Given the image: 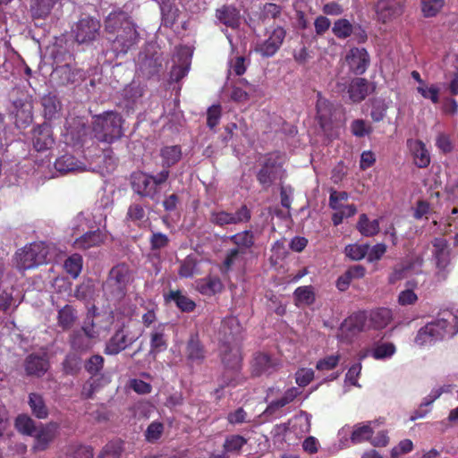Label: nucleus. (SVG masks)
Instances as JSON below:
<instances>
[{
  "instance_id": "obj_29",
  "label": "nucleus",
  "mask_w": 458,
  "mask_h": 458,
  "mask_svg": "<svg viewBox=\"0 0 458 458\" xmlns=\"http://www.w3.org/2000/svg\"><path fill=\"white\" fill-rule=\"evenodd\" d=\"M369 93V82L365 78H354L348 87L350 99L354 103H360L366 98Z\"/></svg>"
},
{
  "instance_id": "obj_22",
  "label": "nucleus",
  "mask_w": 458,
  "mask_h": 458,
  "mask_svg": "<svg viewBox=\"0 0 458 458\" xmlns=\"http://www.w3.org/2000/svg\"><path fill=\"white\" fill-rule=\"evenodd\" d=\"M221 360L225 369H233L242 370V356L237 347L230 345H221Z\"/></svg>"
},
{
  "instance_id": "obj_50",
  "label": "nucleus",
  "mask_w": 458,
  "mask_h": 458,
  "mask_svg": "<svg viewBox=\"0 0 458 458\" xmlns=\"http://www.w3.org/2000/svg\"><path fill=\"white\" fill-rule=\"evenodd\" d=\"M395 351L393 343H378L371 349V356L375 360H385L392 357Z\"/></svg>"
},
{
  "instance_id": "obj_53",
  "label": "nucleus",
  "mask_w": 458,
  "mask_h": 458,
  "mask_svg": "<svg viewBox=\"0 0 458 458\" xmlns=\"http://www.w3.org/2000/svg\"><path fill=\"white\" fill-rule=\"evenodd\" d=\"M441 394L442 391L440 389L433 390L427 397L424 398L420 408L411 415V420H415L417 419L423 418L428 412V410L425 409V407L431 405L441 395Z\"/></svg>"
},
{
  "instance_id": "obj_34",
  "label": "nucleus",
  "mask_w": 458,
  "mask_h": 458,
  "mask_svg": "<svg viewBox=\"0 0 458 458\" xmlns=\"http://www.w3.org/2000/svg\"><path fill=\"white\" fill-rule=\"evenodd\" d=\"M28 404L30 408L32 415L37 419L45 420L49 415L48 407L41 394L30 393L28 396Z\"/></svg>"
},
{
  "instance_id": "obj_63",
  "label": "nucleus",
  "mask_w": 458,
  "mask_h": 458,
  "mask_svg": "<svg viewBox=\"0 0 458 458\" xmlns=\"http://www.w3.org/2000/svg\"><path fill=\"white\" fill-rule=\"evenodd\" d=\"M170 240L168 236L160 232H153L149 237L151 250H159L168 246Z\"/></svg>"
},
{
  "instance_id": "obj_18",
  "label": "nucleus",
  "mask_w": 458,
  "mask_h": 458,
  "mask_svg": "<svg viewBox=\"0 0 458 458\" xmlns=\"http://www.w3.org/2000/svg\"><path fill=\"white\" fill-rule=\"evenodd\" d=\"M277 163L276 159L272 154L266 156L265 161L261 168L257 174V180L267 190L268 189L276 179Z\"/></svg>"
},
{
  "instance_id": "obj_39",
  "label": "nucleus",
  "mask_w": 458,
  "mask_h": 458,
  "mask_svg": "<svg viewBox=\"0 0 458 458\" xmlns=\"http://www.w3.org/2000/svg\"><path fill=\"white\" fill-rule=\"evenodd\" d=\"M162 166L170 168L182 158V148L179 145L165 146L161 148Z\"/></svg>"
},
{
  "instance_id": "obj_64",
  "label": "nucleus",
  "mask_w": 458,
  "mask_h": 458,
  "mask_svg": "<svg viewBox=\"0 0 458 458\" xmlns=\"http://www.w3.org/2000/svg\"><path fill=\"white\" fill-rule=\"evenodd\" d=\"M282 13V7L274 3H266L261 8L260 20L276 19Z\"/></svg>"
},
{
  "instance_id": "obj_10",
  "label": "nucleus",
  "mask_w": 458,
  "mask_h": 458,
  "mask_svg": "<svg viewBox=\"0 0 458 458\" xmlns=\"http://www.w3.org/2000/svg\"><path fill=\"white\" fill-rule=\"evenodd\" d=\"M406 0H378L376 13L378 21L386 23L401 16L405 9Z\"/></svg>"
},
{
  "instance_id": "obj_51",
  "label": "nucleus",
  "mask_w": 458,
  "mask_h": 458,
  "mask_svg": "<svg viewBox=\"0 0 458 458\" xmlns=\"http://www.w3.org/2000/svg\"><path fill=\"white\" fill-rule=\"evenodd\" d=\"M391 310L386 308L377 309L370 314V320L377 328L386 327L391 321Z\"/></svg>"
},
{
  "instance_id": "obj_14",
  "label": "nucleus",
  "mask_w": 458,
  "mask_h": 458,
  "mask_svg": "<svg viewBox=\"0 0 458 458\" xmlns=\"http://www.w3.org/2000/svg\"><path fill=\"white\" fill-rule=\"evenodd\" d=\"M350 70L356 75H362L368 69L370 58L365 48L352 47L345 56Z\"/></svg>"
},
{
  "instance_id": "obj_62",
  "label": "nucleus",
  "mask_w": 458,
  "mask_h": 458,
  "mask_svg": "<svg viewBox=\"0 0 458 458\" xmlns=\"http://www.w3.org/2000/svg\"><path fill=\"white\" fill-rule=\"evenodd\" d=\"M104 358L99 354L92 355L86 362H85V369L91 376H96L104 368Z\"/></svg>"
},
{
  "instance_id": "obj_42",
  "label": "nucleus",
  "mask_w": 458,
  "mask_h": 458,
  "mask_svg": "<svg viewBox=\"0 0 458 458\" xmlns=\"http://www.w3.org/2000/svg\"><path fill=\"white\" fill-rule=\"evenodd\" d=\"M52 77L57 80L60 85H67L75 81V73L68 64L56 66L52 72Z\"/></svg>"
},
{
  "instance_id": "obj_38",
  "label": "nucleus",
  "mask_w": 458,
  "mask_h": 458,
  "mask_svg": "<svg viewBox=\"0 0 458 458\" xmlns=\"http://www.w3.org/2000/svg\"><path fill=\"white\" fill-rule=\"evenodd\" d=\"M77 319L76 310L69 304H66L58 310L57 325L63 330H69L72 327Z\"/></svg>"
},
{
  "instance_id": "obj_32",
  "label": "nucleus",
  "mask_w": 458,
  "mask_h": 458,
  "mask_svg": "<svg viewBox=\"0 0 458 458\" xmlns=\"http://www.w3.org/2000/svg\"><path fill=\"white\" fill-rule=\"evenodd\" d=\"M205 349L198 335H191L186 345V356L191 362L201 363L205 359Z\"/></svg>"
},
{
  "instance_id": "obj_7",
  "label": "nucleus",
  "mask_w": 458,
  "mask_h": 458,
  "mask_svg": "<svg viewBox=\"0 0 458 458\" xmlns=\"http://www.w3.org/2000/svg\"><path fill=\"white\" fill-rule=\"evenodd\" d=\"M448 327L449 322L445 318H438L428 323L418 331L415 342L419 345H425L442 340L447 333Z\"/></svg>"
},
{
  "instance_id": "obj_11",
  "label": "nucleus",
  "mask_w": 458,
  "mask_h": 458,
  "mask_svg": "<svg viewBox=\"0 0 458 458\" xmlns=\"http://www.w3.org/2000/svg\"><path fill=\"white\" fill-rule=\"evenodd\" d=\"M242 327L236 317L230 316L225 318L219 328V342L221 345H232L236 343L241 336Z\"/></svg>"
},
{
  "instance_id": "obj_5",
  "label": "nucleus",
  "mask_w": 458,
  "mask_h": 458,
  "mask_svg": "<svg viewBox=\"0 0 458 458\" xmlns=\"http://www.w3.org/2000/svg\"><path fill=\"white\" fill-rule=\"evenodd\" d=\"M100 21L90 15L81 16L72 27V35L78 44H90L100 35Z\"/></svg>"
},
{
  "instance_id": "obj_30",
  "label": "nucleus",
  "mask_w": 458,
  "mask_h": 458,
  "mask_svg": "<svg viewBox=\"0 0 458 458\" xmlns=\"http://www.w3.org/2000/svg\"><path fill=\"white\" fill-rule=\"evenodd\" d=\"M376 421H366L363 423H357L352 427V431L350 437L351 442L353 445L361 444L369 441L374 434L372 424Z\"/></svg>"
},
{
  "instance_id": "obj_27",
  "label": "nucleus",
  "mask_w": 458,
  "mask_h": 458,
  "mask_svg": "<svg viewBox=\"0 0 458 458\" xmlns=\"http://www.w3.org/2000/svg\"><path fill=\"white\" fill-rule=\"evenodd\" d=\"M166 324L160 323L155 326L150 333V352L158 353L166 350L167 335H165Z\"/></svg>"
},
{
  "instance_id": "obj_1",
  "label": "nucleus",
  "mask_w": 458,
  "mask_h": 458,
  "mask_svg": "<svg viewBox=\"0 0 458 458\" xmlns=\"http://www.w3.org/2000/svg\"><path fill=\"white\" fill-rule=\"evenodd\" d=\"M105 31L111 43V50L116 57L126 55L140 40L136 25L128 13L118 9L112 11L104 20Z\"/></svg>"
},
{
  "instance_id": "obj_26",
  "label": "nucleus",
  "mask_w": 458,
  "mask_h": 458,
  "mask_svg": "<svg viewBox=\"0 0 458 458\" xmlns=\"http://www.w3.org/2000/svg\"><path fill=\"white\" fill-rule=\"evenodd\" d=\"M229 241L235 246V249L245 255L249 250L255 245V234L251 230H243L229 237Z\"/></svg>"
},
{
  "instance_id": "obj_49",
  "label": "nucleus",
  "mask_w": 458,
  "mask_h": 458,
  "mask_svg": "<svg viewBox=\"0 0 458 458\" xmlns=\"http://www.w3.org/2000/svg\"><path fill=\"white\" fill-rule=\"evenodd\" d=\"M70 344L72 349L80 352H86L92 346V342L82 331H74L70 337Z\"/></svg>"
},
{
  "instance_id": "obj_25",
  "label": "nucleus",
  "mask_w": 458,
  "mask_h": 458,
  "mask_svg": "<svg viewBox=\"0 0 458 458\" xmlns=\"http://www.w3.org/2000/svg\"><path fill=\"white\" fill-rule=\"evenodd\" d=\"M198 292L208 297L221 293L224 284L217 276H207L197 282Z\"/></svg>"
},
{
  "instance_id": "obj_19",
  "label": "nucleus",
  "mask_w": 458,
  "mask_h": 458,
  "mask_svg": "<svg viewBox=\"0 0 458 458\" xmlns=\"http://www.w3.org/2000/svg\"><path fill=\"white\" fill-rule=\"evenodd\" d=\"M216 18L225 26L236 30L241 25V13L234 5L224 4L216 10Z\"/></svg>"
},
{
  "instance_id": "obj_13",
  "label": "nucleus",
  "mask_w": 458,
  "mask_h": 458,
  "mask_svg": "<svg viewBox=\"0 0 458 458\" xmlns=\"http://www.w3.org/2000/svg\"><path fill=\"white\" fill-rule=\"evenodd\" d=\"M33 148L40 152L50 149L55 144L53 130L49 123H43L32 130Z\"/></svg>"
},
{
  "instance_id": "obj_46",
  "label": "nucleus",
  "mask_w": 458,
  "mask_h": 458,
  "mask_svg": "<svg viewBox=\"0 0 458 458\" xmlns=\"http://www.w3.org/2000/svg\"><path fill=\"white\" fill-rule=\"evenodd\" d=\"M146 218V212L142 205L139 203H131L126 213V220L133 223L137 226H140Z\"/></svg>"
},
{
  "instance_id": "obj_44",
  "label": "nucleus",
  "mask_w": 458,
  "mask_h": 458,
  "mask_svg": "<svg viewBox=\"0 0 458 458\" xmlns=\"http://www.w3.org/2000/svg\"><path fill=\"white\" fill-rule=\"evenodd\" d=\"M65 375L76 376L81 369V358L76 353H68L62 362Z\"/></svg>"
},
{
  "instance_id": "obj_17",
  "label": "nucleus",
  "mask_w": 458,
  "mask_h": 458,
  "mask_svg": "<svg viewBox=\"0 0 458 458\" xmlns=\"http://www.w3.org/2000/svg\"><path fill=\"white\" fill-rule=\"evenodd\" d=\"M431 243L433 247L432 256L436 266L439 270H445L451 261V249L448 242L443 237H436Z\"/></svg>"
},
{
  "instance_id": "obj_4",
  "label": "nucleus",
  "mask_w": 458,
  "mask_h": 458,
  "mask_svg": "<svg viewBox=\"0 0 458 458\" xmlns=\"http://www.w3.org/2000/svg\"><path fill=\"white\" fill-rule=\"evenodd\" d=\"M48 250L43 242H33L15 253L16 267L28 270L47 263Z\"/></svg>"
},
{
  "instance_id": "obj_31",
  "label": "nucleus",
  "mask_w": 458,
  "mask_h": 458,
  "mask_svg": "<svg viewBox=\"0 0 458 458\" xmlns=\"http://www.w3.org/2000/svg\"><path fill=\"white\" fill-rule=\"evenodd\" d=\"M366 314L364 312H356L349 316L344 320L340 327V330L355 335L361 332L366 325Z\"/></svg>"
},
{
  "instance_id": "obj_2",
  "label": "nucleus",
  "mask_w": 458,
  "mask_h": 458,
  "mask_svg": "<svg viewBox=\"0 0 458 458\" xmlns=\"http://www.w3.org/2000/svg\"><path fill=\"white\" fill-rule=\"evenodd\" d=\"M124 119L117 111H106L93 116L92 131L95 139L103 143L112 144L123 134Z\"/></svg>"
},
{
  "instance_id": "obj_59",
  "label": "nucleus",
  "mask_w": 458,
  "mask_h": 458,
  "mask_svg": "<svg viewBox=\"0 0 458 458\" xmlns=\"http://www.w3.org/2000/svg\"><path fill=\"white\" fill-rule=\"evenodd\" d=\"M239 249L232 248L227 250L225 258L220 267V271L223 275H227L233 268L239 257L242 256V252Z\"/></svg>"
},
{
  "instance_id": "obj_47",
  "label": "nucleus",
  "mask_w": 458,
  "mask_h": 458,
  "mask_svg": "<svg viewBox=\"0 0 458 458\" xmlns=\"http://www.w3.org/2000/svg\"><path fill=\"white\" fill-rule=\"evenodd\" d=\"M82 265L83 259L81 255L74 253L65 260L64 269L72 278H77L81 272Z\"/></svg>"
},
{
  "instance_id": "obj_35",
  "label": "nucleus",
  "mask_w": 458,
  "mask_h": 458,
  "mask_svg": "<svg viewBox=\"0 0 458 458\" xmlns=\"http://www.w3.org/2000/svg\"><path fill=\"white\" fill-rule=\"evenodd\" d=\"M44 117L52 120L57 117L62 109V104L55 94L48 93L41 98Z\"/></svg>"
},
{
  "instance_id": "obj_56",
  "label": "nucleus",
  "mask_w": 458,
  "mask_h": 458,
  "mask_svg": "<svg viewBox=\"0 0 458 458\" xmlns=\"http://www.w3.org/2000/svg\"><path fill=\"white\" fill-rule=\"evenodd\" d=\"M417 91L422 96L423 98L429 99L433 104L439 103L440 89L437 85H428L426 82L422 86H418Z\"/></svg>"
},
{
  "instance_id": "obj_36",
  "label": "nucleus",
  "mask_w": 458,
  "mask_h": 458,
  "mask_svg": "<svg viewBox=\"0 0 458 458\" xmlns=\"http://www.w3.org/2000/svg\"><path fill=\"white\" fill-rule=\"evenodd\" d=\"M158 4L162 15V24L167 28L173 27L179 17V9L171 0H158Z\"/></svg>"
},
{
  "instance_id": "obj_28",
  "label": "nucleus",
  "mask_w": 458,
  "mask_h": 458,
  "mask_svg": "<svg viewBox=\"0 0 458 458\" xmlns=\"http://www.w3.org/2000/svg\"><path fill=\"white\" fill-rule=\"evenodd\" d=\"M105 242V235L98 229L89 231L77 238L74 242V246L81 250H89L93 247H98Z\"/></svg>"
},
{
  "instance_id": "obj_6",
  "label": "nucleus",
  "mask_w": 458,
  "mask_h": 458,
  "mask_svg": "<svg viewBox=\"0 0 458 458\" xmlns=\"http://www.w3.org/2000/svg\"><path fill=\"white\" fill-rule=\"evenodd\" d=\"M251 211L246 205H242L234 213L225 210L212 211L209 216V222L219 227H225L231 225H238L250 222Z\"/></svg>"
},
{
  "instance_id": "obj_61",
  "label": "nucleus",
  "mask_w": 458,
  "mask_h": 458,
  "mask_svg": "<svg viewBox=\"0 0 458 458\" xmlns=\"http://www.w3.org/2000/svg\"><path fill=\"white\" fill-rule=\"evenodd\" d=\"M350 128L352 133L358 138H362L364 136L369 135L373 131L372 126L370 124H368L363 119L353 120L351 123Z\"/></svg>"
},
{
  "instance_id": "obj_3",
  "label": "nucleus",
  "mask_w": 458,
  "mask_h": 458,
  "mask_svg": "<svg viewBox=\"0 0 458 458\" xmlns=\"http://www.w3.org/2000/svg\"><path fill=\"white\" fill-rule=\"evenodd\" d=\"M132 281V273L129 266L120 263L113 267L104 283V290L113 298L123 299L127 293L128 285Z\"/></svg>"
},
{
  "instance_id": "obj_20",
  "label": "nucleus",
  "mask_w": 458,
  "mask_h": 458,
  "mask_svg": "<svg viewBox=\"0 0 458 458\" xmlns=\"http://www.w3.org/2000/svg\"><path fill=\"white\" fill-rule=\"evenodd\" d=\"M165 302L173 301L182 312L190 313L196 309V302L184 294L181 290H170L164 293Z\"/></svg>"
},
{
  "instance_id": "obj_60",
  "label": "nucleus",
  "mask_w": 458,
  "mask_h": 458,
  "mask_svg": "<svg viewBox=\"0 0 458 458\" xmlns=\"http://www.w3.org/2000/svg\"><path fill=\"white\" fill-rule=\"evenodd\" d=\"M164 424L160 421H152L145 431V438L149 443L157 441L164 433Z\"/></svg>"
},
{
  "instance_id": "obj_57",
  "label": "nucleus",
  "mask_w": 458,
  "mask_h": 458,
  "mask_svg": "<svg viewBox=\"0 0 458 458\" xmlns=\"http://www.w3.org/2000/svg\"><path fill=\"white\" fill-rule=\"evenodd\" d=\"M94 291L95 288L92 281H84L76 286L73 296L80 301H88L92 298Z\"/></svg>"
},
{
  "instance_id": "obj_45",
  "label": "nucleus",
  "mask_w": 458,
  "mask_h": 458,
  "mask_svg": "<svg viewBox=\"0 0 458 458\" xmlns=\"http://www.w3.org/2000/svg\"><path fill=\"white\" fill-rule=\"evenodd\" d=\"M123 452V442L120 439L109 441L101 450L98 458H120Z\"/></svg>"
},
{
  "instance_id": "obj_41",
  "label": "nucleus",
  "mask_w": 458,
  "mask_h": 458,
  "mask_svg": "<svg viewBox=\"0 0 458 458\" xmlns=\"http://www.w3.org/2000/svg\"><path fill=\"white\" fill-rule=\"evenodd\" d=\"M55 167L58 172L66 174L81 170V164L75 157L65 154L55 160Z\"/></svg>"
},
{
  "instance_id": "obj_9",
  "label": "nucleus",
  "mask_w": 458,
  "mask_h": 458,
  "mask_svg": "<svg viewBox=\"0 0 458 458\" xmlns=\"http://www.w3.org/2000/svg\"><path fill=\"white\" fill-rule=\"evenodd\" d=\"M131 185L132 191L141 198L154 199L159 193L152 180V174L138 171L131 175Z\"/></svg>"
},
{
  "instance_id": "obj_40",
  "label": "nucleus",
  "mask_w": 458,
  "mask_h": 458,
  "mask_svg": "<svg viewBox=\"0 0 458 458\" xmlns=\"http://www.w3.org/2000/svg\"><path fill=\"white\" fill-rule=\"evenodd\" d=\"M357 229L363 236H374L379 233V221L378 219L369 221L366 214H361L357 223Z\"/></svg>"
},
{
  "instance_id": "obj_48",
  "label": "nucleus",
  "mask_w": 458,
  "mask_h": 458,
  "mask_svg": "<svg viewBox=\"0 0 458 458\" xmlns=\"http://www.w3.org/2000/svg\"><path fill=\"white\" fill-rule=\"evenodd\" d=\"M293 295L296 305H310L315 301V293L311 285L300 286L296 288Z\"/></svg>"
},
{
  "instance_id": "obj_12",
  "label": "nucleus",
  "mask_w": 458,
  "mask_h": 458,
  "mask_svg": "<svg viewBox=\"0 0 458 458\" xmlns=\"http://www.w3.org/2000/svg\"><path fill=\"white\" fill-rule=\"evenodd\" d=\"M138 338L139 336L137 335H130L124 331V327H121L106 342L104 353L106 355H116L135 343Z\"/></svg>"
},
{
  "instance_id": "obj_16",
  "label": "nucleus",
  "mask_w": 458,
  "mask_h": 458,
  "mask_svg": "<svg viewBox=\"0 0 458 458\" xmlns=\"http://www.w3.org/2000/svg\"><path fill=\"white\" fill-rule=\"evenodd\" d=\"M59 426L56 422H49L37 428L34 437V445L32 449L35 452L45 451L48 448L50 443L55 439Z\"/></svg>"
},
{
  "instance_id": "obj_52",
  "label": "nucleus",
  "mask_w": 458,
  "mask_h": 458,
  "mask_svg": "<svg viewBox=\"0 0 458 458\" xmlns=\"http://www.w3.org/2000/svg\"><path fill=\"white\" fill-rule=\"evenodd\" d=\"M421 13L424 17L431 18L442 10L445 5V0H420Z\"/></svg>"
},
{
  "instance_id": "obj_24",
  "label": "nucleus",
  "mask_w": 458,
  "mask_h": 458,
  "mask_svg": "<svg viewBox=\"0 0 458 458\" xmlns=\"http://www.w3.org/2000/svg\"><path fill=\"white\" fill-rule=\"evenodd\" d=\"M162 61L161 55L157 53L150 55L146 54L140 57V71L147 78L158 75L162 70Z\"/></svg>"
},
{
  "instance_id": "obj_37",
  "label": "nucleus",
  "mask_w": 458,
  "mask_h": 458,
  "mask_svg": "<svg viewBox=\"0 0 458 458\" xmlns=\"http://www.w3.org/2000/svg\"><path fill=\"white\" fill-rule=\"evenodd\" d=\"M248 443V439L242 435L230 434L225 436L223 444V449L230 456L231 454L238 455L241 454L244 445Z\"/></svg>"
},
{
  "instance_id": "obj_58",
  "label": "nucleus",
  "mask_w": 458,
  "mask_h": 458,
  "mask_svg": "<svg viewBox=\"0 0 458 458\" xmlns=\"http://www.w3.org/2000/svg\"><path fill=\"white\" fill-rule=\"evenodd\" d=\"M369 244H349L345 247V255L352 260H360L367 256Z\"/></svg>"
},
{
  "instance_id": "obj_54",
  "label": "nucleus",
  "mask_w": 458,
  "mask_h": 458,
  "mask_svg": "<svg viewBox=\"0 0 458 458\" xmlns=\"http://www.w3.org/2000/svg\"><path fill=\"white\" fill-rule=\"evenodd\" d=\"M332 32L337 38L344 39L353 32V25L347 19H339L335 21Z\"/></svg>"
},
{
  "instance_id": "obj_21",
  "label": "nucleus",
  "mask_w": 458,
  "mask_h": 458,
  "mask_svg": "<svg viewBox=\"0 0 458 458\" xmlns=\"http://www.w3.org/2000/svg\"><path fill=\"white\" fill-rule=\"evenodd\" d=\"M413 162L419 168H426L430 164V155L426 145L420 140H409L407 141Z\"/></svg>"
},
{
  "instance_id": "obj_55",
  "label": "nucleus",
  "mask_w": 458,
  "mask_h": 458,
  "mask_svg": "<svg viewBox=\"0 0 458 458\" xmlns=\"http://www.w3.org/2000/svg\"><path fill=\"white\" fill-rule=\"evenodd\" d=\"M54 4H50L47 0H34L30 5V12L33 18H45L47 17Z\"/></svg>"
},
{
  "instance_id": "obj_23",
  "label": "nucleus",
  "mask_w": 458,
  "mask_h": 458,
  "mask_svg": "<svg viewBox=\"0 0 458 458\" xmlns=\"http://www.w3.org/2000/svg\"><path fill=\"white\" fill-rule=\"evenodd\" d=\"M245 381L246 377L242 370L224 368L222 375L217 378L218 387L216 392L218 393L225 387H236L243 385Z\"/></svg>"
},
{
  "instance_id": "obj_15",
  "label": "nucleus",
  "mask_w": 458,
  "mask_h": 458,
  "mask_svg": "<svg viewBox=\"0 0 458 458\" xmlns=\"http://www.w3.org/2000/svg\"><path fill=\"white\" fill-rule=\"evenodd\" d=\"M49 368V360L45 353H30L25 358L24 369L27 376L41 377Z\"/></svg>"
},
{
  "instance_id": "obj_43",
  "label": "nucleus",
  "mask_w": 458,
  "mask_h": 458,
  "mask_svg": "<svg viewBox=\"0 0 458 458\" xmlns=\"http://www.w3.org/2000/svg\"><path fill=\"white\" fill-rule=\"evenodd\" d=\"M14 425L20 433L26 436L32 437L37 430L35 421L27 414L18 415L15 419Z\"/></svg>"
},
{
  "instance_id": "obj_33",
  "label": "nucleus",
  "mask_w": 458,
  "mask_h": 458,
  "mask_svg": "<svg viewBox=\"0 0 458 458\" xmlns=\"http://www.w3.org/2000/svg\"><path fill=\"white\" fill-rule=\"evenodd\" d=\"M274 363L268 354L259 352L255 354L250 365L252 377H259L265 373H270Z\"/></svg>"
},
{
  "instance_id": "obj_8",
  "label": "nucleus",
  "mask_w": 458,
  "mask_h": 458,
  "mask_svg": "<svg viewBox=\"0 0 458 458\" xmlns=\"http://www.w3.org/2000/svg\"><path fill=\"white\" fill-rule=\"evenodd\" d=\"M286 37V30L282 26H276L270 32L268 38L255 45L254 51L264 58L274 56Z\"/></svg>"
}]
</instances>
